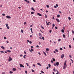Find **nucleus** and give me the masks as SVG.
Segmentation results:
<instances>
[{
  "label": "nucleus",
  "mask_w": 74,
  "mask_h": 74,
  "mask_svg": "<svg viewBox=\"0 0 74 74\" xmlns=\"http://www.w3.org/2000/svg\"><path fill=\"white\" fill-rule=\"evenodd\" d=\"M38 34L39 36H40V37H41L42 36V34H41V33H39Z\"/></svg>",
  "instance_id": "obj_12"
},
{
  "label": "nucleus",
  "mask_w": 74,
  "mask_h": 74,
  "mask_svg": "<svg viewBox=\"0 0 74 74\" xmlns=\"http://www.w3.org/2000/svg\"><path fill=\"white\" fill-rule=\"evenodd\" d=\"M8 24H6V27H8Z\"/></svg>",
  "instance_id": "obj_25"
},
{
  "label": "nucleus",
  "mask_w": 74,
  "mask_h": 74,
  "mask_svg": "<svg viewBox=\"0 0 74 74\" xmlns=\"http://www.w3.org/2000/svg\"><path fill=\"white\" fill-rule=\"evenodd\" d=\"M55 51H56V52H58V49H56V50H55Z\"/></svg>",
  "instance_id": "obj_45"
},
{
  "label": "nucleus",
  "mask_w": 74,
  "mask_h": 74,
  "mask_svg": "<svg viewBox=\"0 0 74 74\" xmlns=\"http://www.w3.org/2000/svg\"><path fill=\"white\" fill-rule=\"evenodd\" d=\"M2 15L3 16H5V14H2Z\"/></svg>",
  "instance_id": "obj_47"
},
{
  "label": "nucleus",
  "mask_w": 74,
  "mask_h": 74,
  "mask_svg": "<svg viewBox=\"0 0 74 74\" xmlns=\"http://www.w3.org/2000/svg\"><path fill=\"white\" fill-rule=\"evenodd\" d=\"M66 67H67V65H64L63 68V69H65Z\"/></svg>",
  "instance_id": "obj_4"
},
{
  "label": "nucleus",
  "mask_w": 74,
  "mask_h": 74,
  "mask_svg": "<svg viewBox=\"0 0 74 74\" xmlns=\"http://www.w3.org/2000/svg\"><path fill=\"white\" fill-rule=\"evenodd\" d=\"M32 71L33 73H34V71H35L34 70H33V69H32Z\"/></svg>",
  "instance_id": "obj_43"
},
{
  "label": "nucleus",
  "mask_w": 74,
  "mask_h": 74,
  "mask_svg": "<svg viewBox=\"0 0 74 74\" xmlns=\"http://www.w3.org/2000/svg\"><path fill=\"white\" fill-rule=\"evenodd\" d=\"M12 70H13V71H15L16 70V69H15V68H13L12 69Z\"/></svg>",
  "instance_id": "obj_14"
},
{
  "label": "nucleus",
  "mask_w": 74,
  "mask_h": 74,
  "mask_svg": "<svg viewBox=\"0 0 74 74\" xmlns=\"http://www.w3.org/2000/svg\"><path fill=\"white\" fill-rule=\"evenodd\" d=\"M24 1H25L26 2H27L28 3H29L30 2L29 1H27V0H24Z\"/></svg>",
  "instance_id": "obj_7"
},
{
  "label": "nucleus",
  "mask_w": 74,
  "mask_h": 74,
  "mask_svg": "<svg viewBox=\"0 0 74 74\" xmlns=\"http://www.w3.org/2000/svg\"><path fill=\"white\" fill-rule=\"evenodd\" d=\"M52 19H54V20H55V18L54 17V16H53V18H52Z\"/></svg>",
  "instance_id": "obj_54"
},
{
  "label": "nucleus",
  "mask_w": 74,
  "mask_h": 74,
  "mask_svg": "<svg viewBox=\"0 0 74 74\" xmlns=\"http://www.w3.org/2000/svg\"><path fill=\"white\" fill-rule=\"evenodd\" d=\"M7 27L8 29H10V27Z\"/></svg>",
  "instance_id": "obj_56"
},
{
  "label": "nucleus",
  "mask_w": 74,
  "mask_h": 74,
  "mask_svg": "<svg viewBox=\"0 0 74 74\" xmlns=\"http://www.w3.org/2000/svg\"><path fill=\"white\" fill-rule=\"evenodd\" d=\"M51 32H52V30H50V31H49L50 33H51Z\"/></svg>",
  "instance_id": "obj_42"
},
{
  "label": "nucleus",
  "mask_w": 74,
  "mask_h": 74,
  "mask_svg": "<svg viewBox=\"0 0 74 74\" xmlns=\"http://www.w3.org/2000/svg\"><path fill=\"white\" fill-rule=\"evenodd\" d=\"M63 36L64 37V38H65V37H66V35H65L64 34H63Z\"/></svg>",
  "instance_id": "obj_17"
},
{
  "label": "nucleus",
  "mask_w": 74,
  "mask_h": 74,
  "mask_svg": "<svg viewBox=\"0 0 74 74\" xmlns=\"http://www.w3.org/2000/svg\"><path fill=\"white\" fill-rule=\"evenodd\" d=\"M26 64L27 66H29V64L28 63H27Z\"/></svg>",
  "instance_id": "obj_34"
},
{
  "label": "nucleus",
  "mask_w": 74,
  "mask_h": 74,
  "mask_svg": "<svg viewBox=\"0 0 74 74\" xmlns=\"http://www.w3.org/2000/svg\"><path fill=\"white\" fill-rule=\"evenodd\" d=\"M60 50H61V51H62V50H63V49L62 48H60Z\"/></svg>",
  "instance_id": "obj_46"
},
{
  "label": "nucleus",
  "mask_w": 74,
  "mask_h": 74,
  "mask_svg": "<svg viewBox=\"0 0 74 74\" xmlns=\"http://www.w3.org/2000/svg\"><path fill=\"white\" fill-rule=\"evenodd\" d=\"M56 65L57 66H59V62H57L56 63Z\"/></svg>",
  "instance_id": "obj_8"
},
{
  "label": "nucleus",
  "mask_w": 74,
  "mask_h": 74,
  "mask_svg": "<svg viewBox=\"0 0 74 74\" xmlns=\"http://www.w3.org/2000/svg\"><path fill=\"white\" fill-rule=\"evenodd\" d=\"M69 47L70 48H71V46L70 45H69Z\"/></svg>",
  "instance_id": "obj_27"
},
{
  "label": "nucleus",
  "mask_w": 74,
  "mask_h": 74,
  "mask_svg": "<svg viewBox=\"0 0 74 74\" xmlns=\"http://www.w3.org/2000/svg\"><path fill=\"white\" fill-rule=\"evenodd\" d=\"M57 17H60V15L58 14L57 16Z\"/></svg>",
  "instance_id": "obj_36"
},
{
  "label": "nucleus",
  "mask_w": 74,
  "mask_h": 74,
  "mask_svg": "<svg viewBox=\"0 0 74 74\" xmlns=\"http://www.w3.org/2000/svg\"><path fill=\"white\" fill-rule=\"evenodd\" d=\"M19 65L20 66V67H23V68L25 67V66H24L23 65H22V64H20Z\"/></svg>",
  "instance_id": "obj_2"
},
{
  "label": "nucleus",
  "mask_w": 74,
  "mask_h": 74,
  "mask_svg": "<svg viewBox=\"0 0 74 74\" xmlns=\"http://www.w3.org/2000/svg\"><path fill=\"white\" fill-rule=\"evenodd\" d=\"M7 52H9V53H10V52H11V51H10V50H7Z\"/></svg>",
  "instance_id": "obj_16"
},
{
  "label": "nucleus",
  "mask_w": 74,
  "mask_h": 74,
  "mask_svg": "<svg viewBox=\"0 0 74 74\" xmlns=\"http://www.w3.org/2000/svg\"><path fill=\"white\" fill-rule=\"evenodd\" d=\"M72 33L73 34H74V31H73V30H72Z\"/></svg>",
  "instance_id": "obj_63"
},
{
  "label": "nucleus",
  "mask_w": 74,
  "mask_h": 74,
  "mask_svg": "<svg viewBox=\"0 0 74 74\" xmlns=\"http://www.w3.org/2000/svg\"><path fill=\"white\" fill-rule=\"evenodd\" d=\"M71 60L72 61L71 63H73V60L71 59Z\"/></svg>",
  "instance_id": "obj_41"
},
{
  "label": "nucleus",
  "mask_w": 74,
  "mask_h": 74,
  "mask_svg": "<svg viewBox=\"0 0 74 74\" xmlns=\"http://www.w3.org/2000/svg\"><path fill=\"white\" fill-rule=\"evenodd\" d=\"M42 40H45V39H44V37H42Z\"/></svg>",
  "instance_id": "obj_48"
},
{
  "label": "nucleus",
  "mask_w": 74,
  "mask_h": 74,
  "mask_svg": "<svg viewBox=\"0 0 74 74\" xmlns=\"http://www.w3.org/2000/svg\"><path fill=\"white\" fill-rule=\"evenodd\" d=\"M1 48L3 49H5L4 47H3V46L1 47Z\"/></svg>",
  "instance_id": "obj_15"
},
{
  "label": "nucleus",
  "mask_w": 74,
  "mask_h": 74,
  "mask_svg": "<svg viewBox=\"0 0 74 74\" xmlns=\"http://www.w3.org/2000/svg\"><path fill=\"white\" fill-rule=\"evenodd\" d=\"M51 63H53V60H51Z\"/></svg>",
  "instance_id": "obj_60"
},
{
  "label": "nucleus",
  "mask_w": 74,
  "mask_h": 74,
  "mask_svg": "<svg viewBox=\"0 0 74 74\" xmlns=\"http://www.w3.org/2000/svg\"><path fill=\"white\" fill-rule=\"evenodd\" d=\"M4 39H7V38H6V37H4Z\"/></svg>",
  "instance_id": "obj_53"
},
{
  "label": "nucleus",
  "mask_w": 74,
  "mask_h": 74,
  "mask_svg": "<svg viewBox=\"0 0 74 74\" xmlns=\"http://www.w3.org/2000/svg\"><path fill=\"white\" fill-rule=\"evenodd\" d=\"M55 28L56 29H58V27H55Z\"/></svg>",
  "instance_id": "obj_51"
},
{
  "label": "nucleus",
  "mask_w": 74,
  "mask_h": 74,
  "mask_svg": "<svg viewBox=\"0 0 74 74\" xmlns=\"http://www.w3.org/2000/svg\"><path fill=\"white\" fill-rule=\"evenodd\" d=\"M49 66L50 68H51V64H49Z\"/></svg>",
  "instance_id": "obj_33"
},
{
  "label": "nucleus",
  "mask_w": 74,
  "mask_h": 74,
  "mask_svg": "<svg viewBox=\"0 0 74 74\" xmlns=\"http://www.w3.org/2000/svg\"><path fill=\"white\" fill-rule=\"evenodd\" d=\"M43 53H44V54H45V55L46 56H47V54H46V53H45V52L44 51V52H43Z\"/></svg>",
  "instance_id": "obj_23"
},
{
  "label": "nucleus",
  "mask_w": 74,
  "mask_h": 74,
  "mask_svg": "<svg viewBox=\"0 0 74 74\" xmlns=\"http://www.w3.org/2000/svg\"><path fill=\"white\" fill-rule=\"evenodd\" d=\"M12 60V58H11V57H10L8 60V62H10V61H11Z\"/></svg>",
  "instance_id": "obj_1"
},
{
  "label": "nucleus",
  "mask_w": 74,
  "mask_h": 74,
  "mask_svg": "<svg viewBox=\"0 0 74 74\" xmlns=\"http://www.w3.org/2000/svg\"><path fill=\"white\" fill-rule=\"evenodd\" d=\"M27 41L28 42H30V41L29 40H27Z\"/></svg>",
  "instance_id": "obj_62"
},
{
  "label": "nucleus",
  "mask_w": 74,
  "mask_h": 74,
  "mask_svg": "<svg viewBox=\"0 0 74 74\" xmlns=\"http://www.w3.org/2000/svg\"><path fill=\"white\" fill-rule=\"evenodd\" d=\"M56 21H57V22H58L59 23L60 22V21H59V19H58V18H56Z\"/></svg>",
  "instance_id": "obj_5"
},
{
  "label": "nucleus",
  "mask_w": 74,
  "mask_h": 74,
  "mask_svg": "<svg viewBox=\"0 0 74 74\" xmlns=\"http://www.w3.org/2000/svg\"><path fill=\"white\" fill-rule=\"evenodd\" d=\"M67 62L66 61V60L65 61V62L64 63V65H66V63Z\"/></svg>",
  "instance_id": "obj_18"
},
{
  "label": "nucleus",
  "mask_w": 74,
  "mask_h": 74,
  "mask_svg": "<svg viewBox=\"0 0 74 74\" xmlns=\"http://www.w3.org/2000/svg\"><path fill=\"white\" fill-rule=\"evenodd\" d=\"M31 14H34V12H31Z\"/></svg>",
  "instance_id": "obj_30"
},
{
  "label": "nucleus",
  "mask_w": 74,
  "mask_h": 74,
  "mask_svg": "<svg viewBox=\"0 0 74 74\" xmlns=\"http://www.w3.org/2000/svg\"><path fill=\"white\" fill-rule=\"evenodd\" d=\"M64 57V55L62 54L61 56V58H62V59H63Z\"/></svg>",
  "instance_id": "obj_6"
},
{
  "label": "nucleus",
  "mask_w": 74,
  "mask_h": 74,
  "mask_svg": "<svg viewBox=\"0 0 74 74\" xmlns=\"http://www.w3.org/2000/svg\"><path fill=\"white\" fill-rule=\"evenodd\" d=\"M32 10H33V11H35V10H34V8L33 7L32 8H31Z\"/></svg>",
  "instance_id": "obj_19"
},
{
  "label": "nucleus",
  "mask_w": 74,
  "mask_h": 74,
  "mask_svg": "<svg viewBox=\"0 0 74 74\" xmlns=\"http://www.w3.org/2000/svg\"><path fill=\"white\" fill-rule=\"evenodd\" d=\"M37 64L38 65H39V66H41V65L39 63H37Z\"/></svg>",
  "instance_id": "obj_13"
},
{
  "label": "nucleus",
  "mask_w": 74,
  "mask_h": 74,
  "mask_svg": "<svg viewBox=\"0 0 74 74\" xmlns=\"http://www.w3.org/2000/svg\"><path fill=\"white\" fill-rule=\"evenodd\" d=\"M46 24H47V26H48V25H49V23H47Z\"/></svg>",
  "instance_id": "obj_44"
},
{
  "label": "nucleus",
  "mask_w": 74,
  "mask_h": 74,
  "mask_svg": "<svg viewBox=\"0 0 74 74\" xmlns=\"http://www.w3.org/2000/svg\"><path fill=\"white\" fill-rule=\"evenodd\" d=\"M6 17L8 19H11V17L9 16H6Z\"/></svg>",
  "instance_id": "obj_3"
},
{
  "label": "nucleus",
  "mask_w": 74,
  "mask_h": 74,
  "mask_svg": "<svg viewBox=\"0 0 74 74\" xmlns=\"http://www.w3.org/2000/svg\"><path fill=\"white\" fill-rule=\"evenodd\" d=\"M68 19H69V20H71V18H70V17H68Z\"/></svg>",
  "instance_id": "obj_26"
},
{
  "label": "nucleus",
  "mask_w": 74,
  "mask_h": 74,
  "mask_svg": "<svg viewBox=\"0 0 74 74\" xmlns=\"http://www.w3.org/2000/svg\"><path fill=\"white\" fill-rule=\"evenodd\" d=\"M0 52L1 53H4V52L3 51H0Z\"/></svg>",
  "instance_id": "obj_38"
},
{
  "label": "nucleus",
  "mask_w": 74,
  "mask_h": 74,
  "mask_svg": "<svg viewBox=\"0 0 74 74\" xmlns=\"http://www.w3.org/2000/svg\"><path fill=\"white\" fill-rule=\"evenodd\" d=\"M46 50L47 51H49V49L47 48L46 49Z\"/></svg>",
  "instance_id": "obj_10"
},
{
  "label": "nucleus",
  "mask_w": 74,
  "mask_h": 74,
  "mask_svg": "<svg viewBox=\"0 0 74 74\" xmlns=\"http://www.w3.org/2000/svg\"><path fill=\"white\" fill-rule=\"evenodd\" d=\"M20 56L21 57V56H23V55L22 54H21V55H20Z\"/></svg>",
  "instance_id": "obj_64"
},
{
  "label": "nucleus",
  "mask_w": 74,
  "mask_h": 74,
  "mask_svg": "<svg viewBox=\"0 0 74 74\" xmlns=\"http://www.w3.org/2000/svg\"><path fill=\"white\" fill-rule=\"evenodd\" d=\"M29 42L30 43V44H32V41H29Z\"/></svg>",
  "instance_id": "obj_57"
},
{
  "label": "nucleus",
  "mask_w": 74,
  "mask_h": 74,
  "mask_svg": "<svg viewBox=\"0 0 74 74\" xmlns=\"http://www.w3.org/2000/svg\"><path fill=\"white\" fill-rule=\"evenodd\" d=\"M56 7H58V6H59V5L58 4H56Z\"/></svg>",
  "instance_id": "obj_59"
},
{
  "label": "nucleus",
  "mask_w": 74,
  "mask_h": 74,
  "mask_svg": "<svg viewBox=\"0 0 74 74\" xmlns=\"http://www.w3.org/2000/svg\"><path fill=\"white\" fill-rule=\"evenodd\" d=\"M24 25H26V22H25L24 23Z\"/></svg>",
  "instance_id": "obj_55"
},
{
  "label": "nucleus",
  "mask_w": 74,
  "mask_h": 74,
  "mask_svg": "<svg viewBox=\"0 0 74 74\" xmlns=\"http://www.w3.org/2000/svg\"><path fill=\"white\" fill-rule=\"evenodd\" d=\"M61 32L62 33H64V29H62L61 30Z\"/></svg>",
  "instance_id": "obj_21"
},
{
  "label": "nucleus",
  "mask_w": 74,
  "mask_h": 74,
  "mask_svg": "<svg viewBox=\"0 0 74 74\" xmlns=\"http://www.w3.org/2000/svg\"><path fill=\"white\" fill-rule=\"evenodd\" d=\"M39 47V46L38 45L36 46V48H38Z\"/></svg>",
  "instance_id": "obj_61"
},
{
  "label": "nucleus",
  "mask_w": 74,
  "mask_h": 74,
  "mask_svg": "<svg viewBox=\"0 0 74 74\" xmlns=\"http://www.w3.org/2000/svg\"><path fill=\"white\" fill-rule=\"evenodd\" d=\"M61 41V39H58V41L59 42V41Z\"/></svg>",
  "instance_id": "obj_35"
},
{
  "label": "nucleus",
  "mask_w": 74,
  "mask_h": 74,
  "mask_svg": "<svg viewBox=\"0 0 74 74\" xmlns=\"http://www.w3.org/2000/svg\"><path fill=\"white\" fill-rule=\"evenodd\" d=\"M10 74H12V73H13V72H12V71H10Z\"/></svg>",
  "instance_id": "obj_24"
},
{
  "label": "nucleus",
  "mask_w": 74,
  "mask_h": 74,
  "mask_svg": "<svg viewBox=\"0 0 74 74\" xmlns=\"http://www.w3.org/2000/svg\"><path fill=\"white\" fill-rule=\"evenodd\" d=\"M21 31L22 33H23V29L21 30Z\"/></svg>",
  "instance_id": "obj_37"
},
{
  "label": "nucleus",
  "mask_w": 74,
  "mask_h": 74,
  "mask_svg": "<svg viewBox=\"0 0 74 74\" xmlns=\"http://www.w3.org/2000/svg\"><path fill=\"white\" fill-rule=\"evenodd\" d=\"M41 28H42V29H44V27H42V26H41Z\"/></svg>",
  "instance_id": "obj_50"
},
{
  "label": "nucleus",
  "mask_w": 74,
  "mask_h": 74,
  "mask_svg": "<svg viewBox=\"0 0 74 74\" xmlns=\"http://www.w3.org/2000/svg\"><path fill=\"white\" fill-rule=\"evenodd\" d=\"M53 70L55 72H56V69H55V68H54L53 69Z\"/></svg>",
  "instance_id": "obj_20"
},
{
  "label": "nucleus",
  "mask_w": 74,
  "mask_h": 74,
  "mask_svg": "<svg viewBox=\"0 0 74 74\" xmlns=\"http://www.w3.org/2000/svg\"><path fill=\"white\" fill-rule=\"evenodd\" d=\"M53 61H55V59L54 58H52Z\"/></svg>",
  "instance_id": "obj_28"
},
{
  "label": "nucleus",
  "mask_w": 74,
  "mask_h": 74,
  "mask_svg": "<svg viewBox=\"0 0 74 74\" xmlns=\"http://www.w3.org/2000/svg\"><path fill=\"white\" fill-rule=\"evenodd\" d=\"M67 32H68V37H69V35L70 34L69 31H67Z\"/></svg>",
  "instance_id": "obj_11"
},
{
  "label": "nucleus",
  "mask_w": 74,
  "mask_h": 74,
  "mask_svg": "<svg viewBox=\"0 0 74 74\" xmlns=\"http://www.w3.org/2000/svg\"><path fill=\"white\" fill-rule=\"evenodd\" d=\"M25 72L26 74H27V71H25Z\"/></svg>",
  "instance_id": "obj_40"
},
{
  "label": "nucleus",
  "mask_w": 74,
  "mask_h": 74,
  "mask_svg": "<svg viewBox=\"0 0 74 74\" xmlns=\"http://www.w3.org/2000/svg\"><path fill=\"white\" fill-rule=\"evenodd\" d=\"M45 17L46 18H47V15L46 14H45Z\"/></svg>",
  "instance_id": "obj_29"
},
{
  "label": "nucleus",
  "mask_w": 74,
  "mask_h": 74,
  "mask_svg": "<svg viewBox=\"0 0 74 74\" xmlns=\"http://www.w3.org/2000/svg\"><path fill=\"white\" fill-rule=\"evenodd\" d=\"M47 7V8H49V5H46Z\"/></svg>",
  "instance_id": "obj_22"
},
{
  "label": "nucleus",
  "mask_w": 74,
  "mask_h": 74,
  "mask_svg": "<svg viewBox=\"0 0 74 74\" xmlns=\"http://www.w3.org/2000/svg\"><path fill=\"white\" fill-rule=\"evenodd\" d=\"M54 26H55V24H53V27H54Z\"/></svg>",
  "instance_id": "obj_39"
},
{
  "label": "nucleus",
  "mask_w": 74,
  "mask_h": 74,
  "mask_svg": "<svg viewBox=\"0 0 74 74\" xmlns=\"http://www.w3.org/2000/svg\"><path fill=\"white\" fill-rule=\"evenodd\" d=\"M25 56H26V55H24L23 56V58L24 59H25L26 58V57Z\"/></svg>",
  "instance_id": "obj_32"
},
{
  "label": "nucleus",
  "mask_w": 74,
  "mask_h": 74,
  "mask_svg": "<svg viewBox=\"0 0 74 74\" xmlns=\"http://www.w3.org/2000/svg\"><path fill=\"white\" fill-rule=\"evenodd\" d=\"M54 66H56V63H55L54 64Z\"/></svg>",
  "instance_id": "obj_52"
},
{
  "label": "nucleus",
  "mask_w": 74,
  "mask_h": 74,
  "mask_svg": "<svg viewBox=\"0 0 74 74\" xmlns=\"http://www.w3.org/2000/svg\"><path fill=\"white\" fill-rule=\"evenodd\" d=\"M31 50L32 51H34V50H33V49H32V48L31 49Z\"/></svg>",
  "instance_id": "obj_49"
},
{
  "label": "nucleus",
  "mask_w": 74,
  "mask_h": 74,
  "mask_svg": "<svg viewBox=\"0 0 74 74\" xmlns=\"http://www.w3.org/2000/svg\"><path fill=\"white\" fill-rule=\"evenodd\" d=\"M49 68V67H48V66L47 67V68H46L47 70H48V69Z\"/></svg>",
  "instance_id": "obj_58"
},
{
  "label": "nucleus",
  "mask_w": 74,
  "mask_h": 74,
  "mask_svg": "<svg viewBox=\"0 0 74 74\" xmlns=\"http://www.w3.org/2000/svg\"><path fill=\"white\" fill-rule=\"evenodd\" d=\"M37 15H39V16H42V15H41V14L39 13H37Z\"/></svg>",
  "instance_id": "obj_9"
},
{
  "label": "nucleus",
  "mask_w": 74,
  "mask_h": 74,
  "mask_svg": "<svg viewBox=\"0 0 74 74\" xmlns=\"http://www.w3.org/2000/svg\"><path fill=\"white\" fill-rule=\"evenodd\" d=\"M41 73H43V74H44V71H41Z\"/></svg>",
  "instance_id": "obj_31"
}]
</instances>
